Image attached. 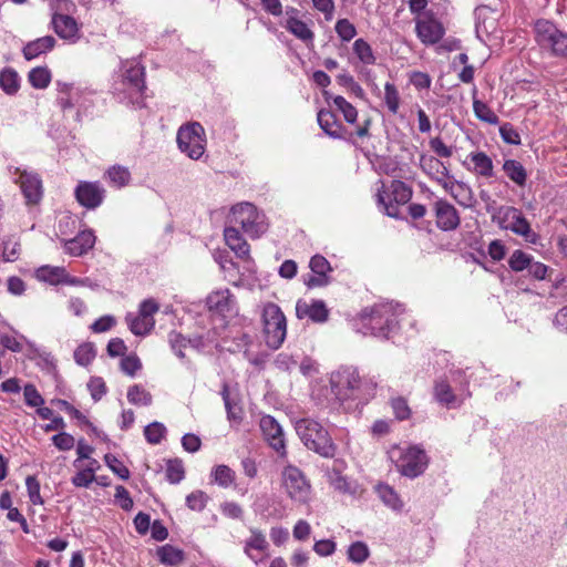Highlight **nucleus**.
Segmentation results:
<instances>
[{"mask_svg":"<svg viewBox=\"0 0 567 567\" xmlns=\"http://www.w3.org/2000/svg\"><path fill=\"white\" fill-rule=\"evenodd\" d=\"M145 68L135 59L121 62L113 84L116 99L134 107H143L145 101Z\"/></svg>","mask_w":567,"mask_h":567,"instance_id":"f257e3e1","label":"nucleus"},{"mask_svg":"<svg viewBox=\"0 0 567 567\" xmlns=\"http://www.w3.org/2000/svg\"><path fill=\"white\" fill-rule=\"evenodd\" d=\"M56 87V105L64 115L73 113L72 117L75 122H82L83 117L94 106L95 91L89 86L69 83L58 80Z\"/></svg>","mask_w":567,"mask_h":567,"instance_id":"f03ea898","label":"nucleus"},{"mask_svg":"<svg viewBox=\"0 0 567 567\" xmlns=\"http://www.w3.org/2000/svg\"><path fill=\"white\" fill-rule=\"evenodd\" d=\"M403 310L401 305L393 302H381L371 308H365L360 315L363 333L388 338L396 327V317Z\"/></svg>","mask_w":567,"mask_h":567,"instance_id":"7ed1b4c3","label":"nucleus"},{"mask_svg":"<svg viewBox=\"0 0 567 567\" xmlns=\"http://www.w3.org/2000/svg\"><path fill=\"white\" fill-rule=\"evenodd\" d=\"M296 432L305 446L322 457L332 458L337 453L328 430L313 419L305 417L296 422Z\"/></svg>","mask_w":567,"mask_h":567,"instance_id":"20e7f679","label":"nucleus"},{"mask_svg":"<svg viewBox=\"0 0 567 567\" xmlns=\"http://www.w3.org/2000/svg\"><path fill=\"white\" fill-rule=\"evenodd\" d=\"M534 41L539 51L548 56L567 59V32L547 19H538L533 25Z\"/></svg>","mask_w":567,"mask_h":567,"instance_id":"39448f33","label":"nucleus"},{"mask_svg":"<svg viewBox=\"0 0 567 567\" xmlns=\"http://www.w3.org/2000/svg\"><path fill=\"white\" fill-rule=\"evenodd\" d=\"M379 183L375 194L378 208L389 217L403 219L401 207L411 200L412 188L399 179L392 181L388 188L382 181Z\"/></svg>","mask_w":567,"mask_h":567,"instance_id":"423d86ee","label":"nucleus"},{"mask_svg":"<svg viewBox=\"0 0 567 567\" xmlns=\"http://www.w3.org/2000/svg\"><path fill=\"white\" fill-rule=\"evenodd\" d=\"M228 218L230 224L239 225L241 231L251 239L261 237L268 229L265 214L248 202L234 205Z\"/></svg>","mask_w":567,"mask_h":567,"instance_id":"0eeeda50","label":"nucleus"},{"mask_svg":"<svg viewBox=\"0 0 567 567\" xmlns=\"http://www.w3.org/2000/svg\"><path fill=\"white\" fill-rule=\"evenodd\" d=\"M262 323L267 346L271 349L281 347L287 334V321L279 306L272 302L264 306Z\"/></svg>","mask_w":567,"mask_h":567,"instance_id":"6e6552de","label":"nucleus"},{"mask_svg":"<svg viewBox=\"0 0 567 567\" xmlns=\"http://www.w3.org/2000/svg\"><path fill=\"white\" fill-rule=\"evenodd\" d=\"M331 384L336 394L342 399L354 396V391L372 393L377 383L372 380H362L357 369L343 368L331 377Z\"/></svg>","mask_w":567,"mask_h":567,"instance_id":"1a4fd4ad","label":"nucleus"},{"mask_svg":"<svg viewBox=\"0 0 567 567\" xmlns=\"http://www.w3.org/2000/svg\"><path fill=\"white\" fill-rule=\"evenodd\" d=\"M178 148L192 159H199L206 150V134L203 125L190 122L182 125L176 136Z\"/></svg>","mask_w":567,"mask_h":567,"instance_id":"9d476101","label":"nucleus"},{"mask_svg":"<svg viewBox=\"0 0 567 567\" xmlns=\"http://www.w3.org/2000/svg\"><path fill=\"white\" fill-rule=\"evenodd\" d=\"M7 172L12 182L19 185L27 205H37L40 203L43 197V185L37 172L13 165H9Z\"/></svg>","mask_w":567,"mask_h":567,"instance_id":"9b49d317","label":"nucleus"},{"mask_svg":"<svg viewBox=\"0 0 567 567\" xmlns=\"http://www.w3.org/2000/svg\"><path fill=\"white\" fill-rule=\"evenodd\" d=\"M281 483L288 497L299 504H307L311 497V484L305 473L295 465H287L281 472Z\"/></svg>","mask_w":567,"mask_h":567,"instance_id":"f8f14e48","label":"nucleus"},{"mask_svg":"<svg viewBox=\"0 0 567 567\" xmlns=\"http://www.w3.org/2000/svg\"><path fill=\"white\" fill-rule=\"evenodd\" d=\"M391 458L394 460L398 471L410 478L421 475L427 466L425 452L416 446L394 449L391 451Z\"/></svg>","mask_w":567,"mask_h":567,"instance_id":"ddd939ff","label":"nucleus"},{"mask_svg":"<svg viewBox=\"0 0 567 567\" xmlns=\"http://www.w3.org/2000/svg\"><path fill=\"white\" fill-rule=\"evenodd\" d=\"M497 219L501 227L524 237L526 243H537V234L530 228L529 223L518 208L512 206L501 207L497 212Z\"/></svg>","mask_w":567,"mask_h":567,"instance_id":"4468645a","label":"nucleus"},{"mask_svg":"<svg viewBox=\"0 0 567 567\" xmlns=\"http://www.w3.org/2000/svg\"><path fill=\"white\" fill-rule=\"evenodd\" d=\"M420 168L426 174L432 181L441 185L451 195H454V187L464 188V183L453 179L449 168L445 164L433 155L422 154L419 159Z\"/></svg>","mask_w":567,"mask_h":567,"instance_id":"2eb2a0df","label":"nucleus"},{"mask_svg":"<svg viewBox=\"0 0 567 567\" xmlns=\"http://www.w3.org/2000/svg\"><path fill=\"white\" fill-rule=\"evenodd\" d=\"M78 203L87 208H97L105 198V188L99 182H80L74 190Z\"/></svg>","mask_w":567,"mask_h":567,"instance_id":"dca6fc26","label":"nucleus"},{"mask_svg":"<svg viewBox=\"0 0 567 567\" xmlns=\"http://www.w3.org/2000/svg\"><path fill=\"white\" fill-rule=\"evenodd\" d=\"M260 430L269 446L274 449L280 456H286V443L284 431L277 420L271 415H264L260 419Z\"/></svg>","mask_w":567,"mask_h":567,"instance_id":"f3484780","label":"nucleus"},{"mask_svg":"<svg viewBox=\"0 0 567 567\" xmlns=\"http://www.w3.org/2000/svg\"><path fill=\"white\" fill-rule=\"evenodd\" d=\"M415 31L424 44H435L444 35V28L432 14H425L415 20Z\"/></svg>","mask_w":567,"mask_h":567,"instance_id":"a211bd4d","label":"nucleus"},{"mask_svg":"<svg viewBox=\"0 0 567 567\" xmlns=\"http://www.w3.org/2000/svg\"><path fill=\"white\" fill-rule=\"evenodd\" d=\"M436 226L444 231L454 230L460 226L456 208L445 199H437L433 206Z\"/></svg>","mask_w":567,"mask_h":567,"instance_id":"6ab92c4d","label":"nucleus"},{"mask_svg":"<svg viewBox=\"0 0 567 567\" xmlns=\"http://www.w3.org/2000/svg\"><path fill=\"white\" fill-rule=\"evenodd\" d=\"M467 396H470V393L456 394L446 380H437L434 383L433 398L439 404L445 406L446 409L460 408Z\"/></svg>","mask_w":567,"mask_h":567,"instance_id":"aec40b11","label":"nucleus"},{"mask_svg":"<svg viewBox=\"0 0 567 567\" xmlns=\"http://www.w3.org/2000/svg\"><path fill=\"white\" fill-rule=\"evenodd\" d=\"M296 315L299 319L309 318L313 322H326L329 311L322 300H298L296 303Z\"/></svg>","mask_w":567,"mask_h":567,"instance_id":"412c9836","label":"nucleus"},{"mask_svg":"<svg viewBox=\"0 0 567 567\" xmlns=\"http://www.w3.org/2000/svg\"><path fill=\"white\" fill-rule=\"evenodd\" d=\"M206 305L210 311L224 317L233 315L236 311V301L229 289L213 291L208 295Z\"/></svg>","mask_w":567,"mask_h":567,"instance_id":"4be33fe9","label":"nucleus"},{"mask_svg":"<svg viewBox=\"0 0 567 567\" xmlns=\"http://www.w3.org/2000/svg\"><path fill=\"white\" fill-rule=\"evenodd\" d=\"M52 24L55 33L64 39L69 40L71 42H76L80 38L79 32V24L76 20L68 14H59L55 13L52 17Z\"/></svg>","mask_w":567,"mask_h":567,"instance_id":"5701e85b","label":"nucleus"},{"mask_svg":"<svg viewBox=\"0 0 567 567\" xmlns=\"http://www.w3.org/2000/svg\"><path fill=\"white\" fill-rule=\"evenodd\" d=\"M310 269L313 272L307 285L309 287H322L329 284V274L332 271L330 262L321 255H315L310 259Z\"/></svg>","mask_w":567,"mask_h":567,"instance_id":"b1692460","label":"nucleus"},{"mask_svg":"<svg viewBox=\"0 0 567 567\" xmlns=\"http://www.w3.org/2000/svg\"><path fill=\"white\" fill-rule=\"evenodd\" d=\"M35 277L38 280L48 282L50 285H75L78 282L75 278L69 277L65 268L58 266H41L35 270Z\"/></svg>","mask_w":567,"mask_h":567,"instance_id":"393cba45","label":"nucleus"},{"mask_svg":"<svg viewBox=\"0 0 567 567\" xmlns=\"http://www.w3.org/2000/svg\"><path fill=\"white\" fill-rule=\"evenodd\" d=\"M472 166H467V169L476 176L484 178L494 177V165L492 158L482 151L471 152L467 156Z\"/></svg>","mask_w":567,"mask_h":567,"instance_id":"a878e982","label":"nucleus"},{"mask_svg":"<svg viewBox=\"0 0 567 567\" xmlns=\"http://www.w3.org/2000/svg\"><path fill=\"white\" fill-rule=\"evenodd\" d=\"M56 40L52 35H44L28 42L23 49L22 54L25 60L31 61L53 50Z\"/></svg>","mask_w":567,"mask_h":567,"instance_id":"bb28decb","label":"nucleus"},{"mask_svg":"<svg viewBox=\"0 0 567 567\" xmlns=\"http://www.w3.org/2000/svg\"><path fill=\"white\" fill-rule=\"evenodd\" d=\"M488 254H486L485 250H466L462 257L463 259L468 262L472 261L473 264H477L482 266L484 269H488L487 262H495L498 260H502L505 257V250H487Z\"/></svg>","mask_w":567,"mask_h":567,"instance_id":"cd10ccee","label":"nucleus"},{"mask_svg":"<svg viewBox=\"0 0 567 567\" xmlns=\"http://www.w3.org/2000/svg\"><path fill=\"white\" fill-rule=\"evenodd\" d=\"M318 124L322 131L332 138L342 137V125L337 121L336 115L329 110H321L317 115Z\"/></svg>","mask_w":567,"mask_h":567,"instance_id":"c85d7f7f","label":"nucleus"},{"mask_svg":"<svg viewBox=\"0 0 567 567\" xmlns=\"http://www.w3.org/2000/svg\"><path fill=\"white\" fill-rule=\"evenodd\" d=\"M220 394L225 404L227 420L233 424H239L243 421V409L238 400L230 396L229 386L226 382L223 383Z\"/></svg>","mask_w":567,"mask_h":567,"instance_id":"c756f323","label":"nucleus"},{"mask_svg":"<svg viewBox=\"0 0 567 567\" xmlns=\"http://www.w3.org/2000/svg\"><path fill=\"white\" fill-rule=\"evenodd\" d=\"M505 175L518 187H525L527 183V171L524 165L516 159H505L503 163Z\"/></svg>","mask_w":567,"mask_h":567,"instance_id":"7c9ffc66","label":"nucleus"},{"mask_svg":"<svg viewBox=\"0 0 567 567\" xmlns=\"http://www.w3.org/2000/svg\"><path fill=\"white\" fill-rule=\"evenodd\" d=\"M125 320L130 330L135 336H143L148 333L155 324L154 318H148L147 316L141 315L140 312L137 315L127 313Z\"/></svg>","mask_w":567,"mask_h":567,"instance_id":"2f4dec72","label":"nucleus"},{"mask_svg":"<svg viewBox=\"0 0 567 567\" xmlns=\"http://www.w3.org/2000/svg\"><path fill=\"white\" fill-rule=\"evenodd\" d=\"M250 536L245 540L244 545V553L250 558L254 559V555L251 554L252 550L258 551H266L269 547V544L267 542V538L265 534L257 529V528H250Z\"/></svg>","mask_w":567,"mask_h":567,"instance_id":"473e14b6","label":"nucleus"},{"mask_svg":"<svg viewBox=\"0 0 567 567\" xmlns=\"http://www.w3.org/2000/svg\"><path fill=\"white\" fill-rule=\"evenodd\" d=\"M472 94H473V111H474L475 116L485 123H488L492 125L498 124L499 118L495 114V112L485 102H483L476 97V95H477L476 86L473 87Z\"/></svg>","mask_w":567,"mask_h":567,"instance_id":"72a5a7b5","label":"nucleus"},{"mask_svg":"<svg viewBox=\"0 0 567 567\" xmlns=\"http://www.w3.org/2000/svg\"><path fill=\"white\" fill-rule=\"evenodd\" d=\"M158 560L166 566H178L185 559V553L169 544L163 545L157 548Z\"/></svg>","mask_w":567,"mask_h":567,"instance_id":"f704fd0d","label":"nucleus"},{"mask_svg":"<svg viewBox=\"0 0 567 567\" xmlns=\"http://www.w3.org/2000/svg\"><path fill=\"white\" fill-rule=\"evenodd\" d=\"M285 28L301 41L312 43L315 34L302 20L291 17L287 19Z\"/></svg>","mask_w":567,"mask_h":567,"instance_id":"c9c22d12","label":"nucleus"},{"mask_svg":"<svg viewBox=\"0 0 567 567\" xmlns=\"http://www.w3.org/2000/svg\"><path fill=\"white\" fill-rule=\"evenodd\" d=\"M105 176L111 186L116 188L125 187L131 182V172L127 167L121 165H114L110 167Z\"/></svg>","mask_w":567,"mask_h":567,"instance_id":"e433bc0d","label":"nucleus"},{"mask_svg":"<svg viewBox=\"0 0 567 567\" xmlns=\"http://www.w3.org/2000/svg\"><path fill=\"white\" fill-rule=\"evenodd\" d=\"M0 87L8 95H14L20 89V78L12 68H4L0 72Z\"/></svg>","mask_w":567,"mask_h":567,"instance_id":"4c0bfd02","label":"nucleus"},{"mask_svg":"<svg viewBox=\"0 0 567 567\" xmlns=\"http://www.w3.org/2000/svg\"><path fill=\"white\" fill-rule=\"evenodd\" d=\"M353 53L364 65H373L377 61L372 47L362 38L357 39L352 45Z\"/></svg>","mask_w":567,"mask_h":567,"instance_id":"58836bf2","label":"nucleus"},{"mask_svg":"<svg viewBox=\"0 0 567 567\" xmlns=\"http://www.w3.org/2000/svg\"><path fill=\"white\" fill-rule=\"evenodd\" d=\"M51 71L47 66L33 68L28 74L29 83L37 90L47 89L51 82Z\"/></svg>","mask_w":567,"mask_h":567,"instance_id":"ea45409f","label":"nucleus"},{"mask_svg":"<svg viewBox=\"0 0 567 567\" xmlns=\"http://www.w3.org/2000/svg\"><path fill=\"white\" fill-rule=\"evenodd\" d=\"M210 477L218 486L227 488L234 484L236 474L229 466L220 464L212 470Z\"/></svg>","mask_w":567,"mask_h":567,"instance_id":"a19ab883","label":"nucleus"},{"mask_svg":"<svg viewBox=\"0 0 567 567\" xmlns=\"http://www.w3.org/2000/svg\"><path fill=\"white\" fill-rule=\"evenodd\" d=\"M375 491L381 498V501L390 508L394 511H400L403 506L402 501L400 499L396 492L388 484H379L375 487Z\"/></svg>","mask_w":567,"mask_h":567,"instance_id":"79ce46f5","label":"nucleus"},{"mask_svg":"<svg viewBox=\"0 0 567 567\" xmlns=\"http://www.w3.org/2000/svg\"><path fill=\"white\" fill-rule=\"evenodd\" d=\"M127 400L131 404L148 406L152 404V394L142 385L134 384L127 390Z\"/></svg>","mask_w":567,"mask_h":567,"instance_id":"37998d69","label":"nucleus"},{"mask_svg":"<svg viewBox=\"0 0 567 567\" xmlns=\"http://www.w3.org/2000/svg\"><path fill=\"white\" fill-rule=\"evenodd\" d=\"M347 555L350 561L362 564L369 558L370 549L365 543L358 540L349 546Z\"/></svg>","mask_w":567,"mask_h":567,"instance_id":"c03bdc74","label":"nucleus"},{"mask_svg":"<svg viewBox=\"0 0 567 567\" xmlns=\"http://www.w3.org/2000/svg\"><path fill=\"white\" fill-rule=\"evenodd\" d=\"M332 101H333V104L337 107V110L342 113L344 120L348 123H350V124L355 123L357 117H358V111L351 103H349L341 95L333 96Z\"/></svg>","mask_w":567,"mask_h":567,"instance_id":"a18cd8bd","label":"nucleus"},{"mask_svg":"<svg viewBox=\"0 0 567 567\" xmlns=\"http://www.w3.org/2000/svg\"><path fill=\"white\" fill-rule=\"evenodd\" d=\"M224 239L228 248H244L247 246L243 233L235 226L225 227Z\"/></svg>","mask_w":567,"mask_h":567,"instance_id":"49530a36","label":"nucleus"},{"mask_svg":"<svg viewBox=\"0 0 567 567\" xmlns=\"http://www.w3.org/2000/svg\"><path fill=\"white\" fill-rule=\"evenodd\" d=\"M334 31L342 42H349L357 35L355 25L346 18L339 19L336 22Z\"/></svg>","mask_w":567,"mask_h":567,"instance_id":"de8ad7c7","label":"nucleus"},{"mask_svg":"<svg viewBox=\"0 0 567 567\" xmlns=\"http://www.w3.org/2000/svg\"><path fill=\"white\" fill-rule=\"evenodd\" d=\"M384 103L392 114H396L400 107V94L396 86L386 82L384 84Z\"/></svg>","mask_w":567,"mask_h":567,"instance_id":"09e8293b","label":"nucleus"},{"mask_svg":"<svg viewBox=\"0 0 567 567\" xmlns=\"http://www.w3.org/2000/svg\"><path fill=\"white\" fill-rule=\"evenodd\" d=\"M209 496L200 489L194 491L186 496V506L194 512H202L207 506Z\"/></svg>","mask_w":567,"mask_h":567,"instance_id":"8fccbe9b","label":"nucleus"},{"mask_svg":"<svg viewBox=\"0 0 567 567\" xmlns=\"http://www.w3.org/2000/svg\"><path fill=\"white\" fill-rule=\"evenodd\" d=\"M390 405L395 417L399 421H404L410 419L412 411L408 404V400L403 396H395L390 400Z\"/></svg>","mask_w":567,"mask_h":567,"instance_id":"3c124183","label":"nucleus"},{"mask_svg":"<svg viewBox=\"0 0 567 567\" xmlns=\"http://www.w3.org/2000/svg\"><path fill=\"white\" fill-rule=\"evenodd\" d=\"M95 358V350L92 343H83L74 351V360L80 365H89Z\"/></svg>","mask_w":567,"mask_h":567,"instance_id":"603ef678","label":"nucleus"},{"mask_svg":"<svg viewBox=\"0 0 567 567\" xmlns=\"http://www.w3.org/2000/svg\"><path fill=\"white\" fill-rule=\"evenodd\" d=\"M185 477L184 466L181 460H169L166 464V478L172 484H177Z\"/></svg>","mask_w":567,"mask_h":567,"instance_id":"864d4df0","label":"nucleus"},{"mask_svg":"<svg viewBox=\"0 0 567 567\" xmlns=\"http://www.w3.org/2000/svg\"><path fill=\"white\" fill-rule=\"evenodd\" d=\"M330 485L338 492L352 494L354 491L351 488L347 477L341 475L339 471L333 470L328 474Z\"/></svg>","mask_w":567,"mask_h":567,"instance_id":"5fc2aeb1","label":"nucleus"},{"mask_svg":"<svg viewBox=\"0 0 567 567\" xmlns=\"http://www.w3.org/2000/svg\"><path fill=\"white\" fill-rule=\"evenodd\" d=\"M165 432V426L159 422H153L144 429L145 439L151 444H158L164 437Z\"/></svg>","mask_w":567,"mask_h":567,"instance_id":"6e6d98bb","label":"nucleus"},{"mask_svg":"<svg viewBox=\"0 0 567 567\" xmlns=\"http://www.w3.org/2000/svg\"><path fill=\"white\" fill-rule=\"evenodd\" d=\"M70 243L75 245L74 248H94L96 236L92 229H84L71 239Z\"/></svg>","mask_w":567,"mask_h":567,"instance_id":"4d7b16f0","label":"nucleus"},{"mask_svg":"<svg viewBox=\"0 0 567 567\" xmlns=\"http://www.w3.org/2000/svg\"><path fill=\"white\" fill-rule=\"evenodd\" d=\"M23 396H24V402L28 406L38 408V406H41L44 404V399L42 398L40 392L37 390V388L31 383H28L24 385Z\"/></svg>","mask_w":567,"mask_h":567,"instance_id":"13d9d810","label":"nucleus"},{"mask_svg":"<svg viewBox=\"0 0 567 567\" xmlns=\"http://www.w3.org/2000/svg\"><path fill=\"white\" fill-rule=\"evenodd\" d=\"M104 461L106 465L122 480H127L130 477L128 468L113 454H106L104 456Z\"/></svg>","mask_w":567,"mask_h":567,"instance_id":"bf43d9fd","label":"nucleus"},{"mask_svg":"<svg viewBox=\"0 0 567 567\" xmlns=\"http://www.w3.org/2000/svg\"><path fill=\"white\" fill-rule=\"evenodd\" d=\"M168 342L178 358H185L183 349L187 348L189 341L184 336L177 331H172L168 334Z\"/></svg>","mask_w":567,"mask_h":567,"instance_id":"052dcab7","label":"nucleus"},{"mask_svg":"<svg viewBox=\"0 0 567 567\" xmlns=\"http://www.w3.org/2000/svg\"><path fill=\"white\" fill-rule=\"evenodd\" d=\"M499 135L506 144H520V135L511 123H504L503 125L499 126Z\"/></svg>","mask_w":567,"mask_h":567,"instance_id":"680f3d73","label":"nucleus"},{"mask_svg":"<svg viewBox=\"0 0 567 567\" xmlns=\"http://www.w3.org/2000/svg\"><path fill=\"white\" fill-rule=\"evenodd\" d=\"M25 486L31 503L34 505L43 504V499L40 494V483L34 476H28L25 478Z\"/></svg>","mask_w":567,"mask_h":567,"instance_id":"e2e57ef3","label":"nucleus"},{"mask_svg":"<svg viewBox=\"0 0 567 567\" xmlns=\"http://www.w3.org/2000/svg\"><path fill=\"white\" fill-rule=\"evenodd\" d=\"M532 259L528 255L524 254L523 250H516L509 258V266L515 271L528 269Z\"/></svg>","mask_w":567,"mask_h":567,"instance_id":"0e129e2a","label":"nucleus"},{"mask_svg":"<svg viewBox=\"0 0 567 567\" xmlns=\"http://www.w3.org/2000/svg\"><path fill=\"white\" fill-rule=\"evenodd\" d=\"M120 365L121 370L130 377H134L142 368V363L136 355H126L122 358Z\"/></svg>","mask_w":567,"mask_h":567,"instance_id":"69168bd1","label":"nucleus"},{"mask_svg":"<svg viewBox=\"0 0 567 567\" xmlns=\"http://www.w3.org/2000/svg\"><path fill=\"white\" fill-rule=\"evenodd\" d=\"M312 7L324 16L327 21L332 20L336 6L333 0H311Z\"/></svg>","mask_w":567,"mask_h":567,"instance_id":"338daca9","label":"nucleus"},{"mask_svg":"<svg viewBox=\"0 0 567 567\" xmlns=\"http://www.w3.org/2000/svg\"><path fill=\"white\" fill-rule=\"evenodd\" d=\"M430 147L435 153L436 157L449 158L453 155V148L444 144L440 137L430 140Z\"/></svg>","mask_w":567,"mask_h":567,"instance_id":"774afa93","label":"nucleus"}]
</instances>
